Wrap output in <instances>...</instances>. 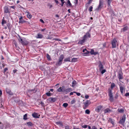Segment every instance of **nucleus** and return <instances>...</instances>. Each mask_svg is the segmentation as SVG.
<instances>
[{
  "label": "nucleus",
  "mask_w": 129,
  "mask_h": 129,
  "mask_svg": "<svg viewBox=\"0 0 129 129\" xmlns=\"http://www.w3.org/2000/svg\"><path fill=\"white\" fill-rule=\"evenodd\" d=\"M76 84V81L75 80L73 81L72 82V87H74V86H75Z\"/></svg>",
  "instance_id": "29"
},
{
  "label": "nucleus",
  "mask_w": 129,
  "mask_h": 129,
  "mask_svg": "<svg viewBox=\"0 0 129 129\" xmlns=\"http://www.w3.org/2000/svg\"><path fill=\"white\" fill-rule=\"evenodd\" d=\"M109 121L110 122L112 123V124L114 125V121L111 118H109Z\"/></svg>",
  "instance_id": "24"
},
{
  "label": "nucleus",
  "mask_w": 129,
  "mask_h": 129,
  "mask_svg": "<svg viewBox=\"0 0 129 129\" xmlns=\"http://www.w3.org/2000/svg\"><path fill=\"white\" fill-rule=\"evenodd\" d=\"M27 124L28 125L30 126H32V123L30 122H28L27 123Z\"/></svg>",
  "instance_id": "40"
},
{
  "label": "nucleus",
  "mask_w": 129,
  "mask_h": 129,
  "mask_svg": "<svg viewBox=\"0 0 129 129\" xmlns=\"http://www.w3.org/2000/svg\"><path fill=\"white\" fill-rule=\"evenodd\" d=\"M90 53L92 55H96L98 53L97 52H95L93 50L91 49L90 51Z\"/></svg>",
  "instance_id": "18"
},
{
  "label": "nucleus",
  "mask_w": 129,
  "mask_h": 129,
  "mask_svg": "<svg viewBox=\"0 0 129 129\" xmlns=\"http://www.w3.org/2000/svg\"><path fill=\"white\" fill-rule=\"evenodd\" d=\"M47 58H48V59H49V60H50V57L49 56V55L48 54H47Z\"/></svg>",
  "instance_id": "46"
},
{
  "label": "nucleus",
  "mask_w": 129,
  "mask_h": 129,
  "mask_svg": "<svg viewBox=\"0 0 129 129\" xmlns=\"http://www.w3.org/2000/svg\"><path fill=\"white\" fill-rule=\"evenodd\" d=\"M91 104V102L89 100H87L85 102L83 103L84 105L83 108L84 109H85Z\"/></svg>",
  "instance_id": "4"
},
{
  "label": "nucleus",
  "mask_w": 129,
  "mask_h": 129,
  "mask_svg": "<svg viewBox=\"0 0 129 129\" xmlns=\"http://www.w3.org/2000/svg\"><path fill=\"white\" fill-rule=\"evenodd\" d=\"M125 120V116L124 115L122 116V119L120 120L119 123L122 124H124Z\"/></svg>",
  "instance_id": "8"
},
{
  "label": "nucleus",
  "mask_w": 129,
  "mask_h": 129,
  "mask_svg": "<svg viewBox=\"0 0 129 129\" xmlns=\"http://www.w3.org/2000/svg\"><path fill=\"white\" fill-rule=\"evenodd\" d=\"M27 115L26 114H25L23 116V119L25 120H26L27 119Z\"/></svg>",
  "instance_id": "38"
},
{
  "label": "nucleus",
  "mask_w": 129,
  "mask_h": 129,
  "mask_svg": "<svg viewBox=\"0 0 129 129\" xmlns=\"http://www.w3.org/2000/svg\"><path fill=\"white\" fill-rule=\"evenodd\" d=\"M120 92L122 94L123 92V87L122 86H120Z\"/></svg>",
  "instance_id": "25"
},
{
  "label": "nucleus",
  "mask_w": 129,
  "mask_h": 129,
  "mask_svg": "<svg viewBox=\"0 0 129 129\" xmlns=\"http://www.w3.org/2000/svg\"><path fill=\"white\" fill-rule=\"evenodd\" d=\"M65 128L66 129H69L70 127L69 125H66L65 126Z\"/></svg>",
  "instance_id": "50"
},
{
  "label": "nucleus",
  "mask_w": 129,
  "mask_h": 129,
  "mask_svg": "<svg viewBox=\"0 0 129 129\" xmlns=\"http://www.w3.org/2000/svg\"><path fill=\"white\" fill-rule=\"evenodd\" d=\"M29 42L26 40H24L21 42V44L23 45H26L28 44Z\"/></svg>",
  "instance_id": "20"
},
{
  "label": "nucleus",
  "mask_w": 129,
  "mask_h": 129,
  "mask_svg": "<svg viewBox=\"0 0 129 129\" xmlns=\"http://www.w3.org/2000/svg\"><path fill=\"white\" fill-rule=\"evenodd\" d=\"M33 116L35 118H39L40 116V115H39L38 113H34L32 114Z\"/></svg>",
  "instance_id": "11"
},
{
  "label": "nucleus",
  "mask_w": 129,
  "mask_h": 129,
  "mask_svg": "<svg viewBox=\"0 0 129 129\" xmlns=\"http://www.w3.org/2000/svg\"><path fill=\"white\" fill-rule=\"evenodd\" d=\"M6 23V22L5 20H3L2 22V25L4 26V24Z\"/></svg>",
  "instance_id": "39"
},
{
  "label": "nucleus",
  "mask_w": 129,
  "mask_h": 129,
  "mask_svg": "<svg viewBox=\"0 0 129 129\" xmlns=\"http://www.w3.org/2000/svg\"><path fill=\"white\" fill-rule=\"evenodd\" d=\"M46 94L48 96H51V93L49 91V92L46 93Z\"/></svg>",
  "instance_id": "43"
},
{
  "label": "nucleus",
  "mask_w": 129,
  "mask_h": 129,
  "mask_svg": "<svg viewBox=\"0 0 129 129\" xmlns=\"http://www.w3.org/2000/svg\"><path fill=\"white\" fill-rule=\"evenodd\" d=\"M72 91V89L71 88H69L66 89H64V92L68 93Z\"/></svg>",
  "instance_id": "15"
},
{
  "label": "nucleus",
  "mask_w": 129,
  "mask_h": 129,
  "mask_svg": "<svg viewBox=\"0 0 129 129\" xmlns=\"http://www.w3.org/2000/svg\"><path fill=\"white\" fill-rule=\"evenodd\" d=\"M48 6L50 8H51L52 7V5L50 4H48Z\"/></svg>",
  "instance_id": "44"
},
{
  "label": "nucleus",
  "mask_w": 129,
  "mask_h": 129,
  "mask_svg": "<svg viewBox=\"0 0 129 129\" xmlns=\"http://www.w3.org/2000/svg\"><path fill=\"white\" fill-rule=\"evenodd\" d=\"M67 7H71L72 6V4L70 3V1L69 0H68L67 1V4H66Z\"/></svg>",
  "instance_id": "19"
},
{
  "label": "nucleus",
  "mask_w": 129,
  "mask_h": 129,
  "mask_svg": "<svg viewBox=\"0 0 129 129\" xmlns=\"http://www.w3.org/2000/svg\"><path fill=\"white\" fill-rule=\"evenodd\" d=\"M33 91L34 90H29L28 91V92H29L31 94L33 93Z\"/></svg>",
  "instance_id": "45"
},
{
  "label": "nucleus",
  "mask_w": 129,
  "mask_h": 129,
  "mask_svg": "<svg viewBox=\"0 0 129 129\" xmlns=\"http://www.w3.org/2000/svg\"><path fill=\"white\" fill-rule=\"evenodd\" d=\"M104 113L106 114L109 113L111 111V110L109 108H107L105 109L104 110Z\"/></svg>",
  "instance_id": "16"
},
{
  "label": "nucleus",
  "mask_w": 129,
  "mask_h": 129,
  "mask_svg": "<svg viewBox=\"0 0 129 129\" xmlns=\"http://www.w3.org/2000/svg\"><path fill=\"white\" fill-rule=\"evenodd\" d=\"M111 43L113 48H115L118 45V42L116 39H114L112 41Z\"/></svg>",
  "instance_id": "2"
},
{
  "label": "nucleus",
  "mask_w": 129,
  "mask_h": 129,
  "mask_svg": "<svg viewBox=\"0 0 129 129\" xmlns=\"http://www.w3.org/2000/svg\"><path fill=\"white\" fill-rule=\"evenodd\" d=\"M128 27L127 26L124 27L121 29V31H124L127 29Z\"/></svg>",
  "instance_id": "22"
},
{
  "label": "nucleus",
  "mask_w": 129,
  "mask_h": 129,
  "mask_svg": "<svg viewBox=\"0 0 129 129\" xmlns=\"http://www.w3.org/2000/svg\"><path fill=\"white\" fill-rule=\"evenodd\" d=\"M53 40H57V41H61V40L59 39H53Z\"/></svg>",
  "instance_id": "55"
},
{
  "label": "nucleus",
  "mask_w": 129,
  "mask_h": 129,
  "mask_svg": "<svg viewBox=\"0 0 129 129\" xmlns=\"http://www.w3.org/2000/svg\"><path fill=\"white\" fill-rule=\"evenodd\" d=\"M99 70L101 74H103L106 72V70L105 69H103V66L101 62H99Z\"/></svg>",
  "instance_id": "1"
},
{
  "label": "nucleus",
  "mask_w": 129,
  "mask_h": 129,
  "mask_svg": "<svg viewBox=\"0 0 129 129\" xmlns=\"http://www.w3.org/2000/svg\"><path fill=\"white\" fill-rule=\"evenodd\" d=\"M74 93H76V94L78 96H80L81 94L79 92H74Z\"/></svg>",
  "instance_id": "48"
},
{
  "label": "nucleus",
  "mask_w": 129,
  "mask_h": 129,
  "mask_svg": "<svg viewBox=\"0 0 129 129\" xmlns=\"http://www.w3.org/2000/svg\"><path fill=\"white\" fill-rule=\"evenodd\" d=\"M56 100V99L54 98H50L47 100L48 103H53L55 102Z\"/></svg>",
  "instance_id": "6"
},
{
  "label": "nucleus",
  "mask_w": 129,
  "mask_h": 129,
  "mask_svg": "<svg viewBox=\"0 0 129 129\" xmlns=\"http://www.w3.org/2000/svg\"><path fill=\"white\" fill-rule=\"evenodd\" d=\"M23 19V17H22V16L20 17L19 18V20L22 19Z\"/></svg>",
  "instance_id": "61"
},
{
  "label": "nucleus",
  "mask_w": 129,
  "mask_h": 129,
  "mask_svg": "<svg viewBox=\"0 0 129 129\" xmlns=\"http://www.w3.org/2000/svg\"><path fill=\"white\" fill-rule=\"evenodd\" d=\"M8 69L7 68H5L4 70V72H5Z\"/></svg>",
  "instance_id": "60"
},
{
  "label": "nucleus",
  "mask_w": 129,
  "mask_h": 129,
  "mask_svg": "<svg viewBox=\"0 0 129 129\" xmlns=\"http://www.w3.org/2000/svg\"><path fill=\"white\" fill-rule=\"evenodd\" d=\"M87 126V125H84L82 126V127L83 128H86Z\"/></svg>",
  "instance_id": "47"
},
{
  "label": "nucleus",
  "mask_w": 129,
  "mask_h": 129,
  "mask_svg": "<svg viewBox=\"0 0 129 129\" xmlns=\"http://www.w3.org/2000/svg\"><path fill=\"white\" fill-rule=\"evenodd\" d=\"M63 58L64 57L63 55H62L60 56L58 62V64H59L60 65L61 64L62 61L63 60Z\"/></svg>",
  "instance_id": "10"
},
{
  "label": "nucleus",
  "mask_w": 129,
  "mask_h": 129,
  "mask_svg": "<svg viewBox=\"0 0 129 129\" xmlns=\"http://www.w3.org/2000/svg\"><path fill=\"white\" fill-rule=\"evenodd\" d=\"M56 123L57 124H60L61 125H62L61 122H56Z\"/></svg>",
  "instance_id": "49"
},
{
  "label": "nucleus",
  "mask_w": 129,
  "mask_h": 129,
  "mask_svg": "<svg viewBox=\"0 0 129 129\" xmlns=\"http://www.w3.org/2000/svg\"><path fill=\"white\" fill-rule=\"evenodd\" d=\"M108 5L110 6L112 0H106Z\"/></svg>",
  "instance_id": "27"
},
{
  "label": "nucleus",
  "mask_w": 129,
  "mask_h": 129,
  "mask_svg": "<svg viewBox=\"0 0 129 129\" xmlns=\"http://www.w3.org/2000/svg\"><path fill=\"white\" fill-rule=\"evenodd\" d=\"M43 37V35L40 34H38L37 36H36V37L37 39H41Z\"/></svg>",
  "instance_id": "17"
},
{
  "label": "nucleus",
  "mask_w": 129,
  "mask_h": 129,
  "mask_svg": "<svg viewBox=\"0 0 129 129\" xmlns=\"http://www.w3.org/2000/svg\"><path fill=\"white\" fill-rule=\"evenodd\" d=\"M103 7V3L102 1L100 0L99 4L98 6L96 9V10L98 11L99 10H101Z\"/></svg>",
  "instance_id": "5"
},
{
  "label": "nucleus",
  "mask_w": 129,
  "mask_h": 129,
  "mask_svg": "<svg viewBox=\"0 0 129 129\" xmlns=\"http://www.w3.org/2000/svg\"><path fill=\"white\" fill-rule=\"evenodd\" d=\"M78 59L77 58H73L72 59V61L73 62H76L77 61Z\"/></svg>",
  "instance_id": "26"
},
{
  "label": "nucleus",
  "mask_w": 129,
  "mask_h": 129,
  "mask_svg": "<svg viewBox=\"0 0 129 129\" xmlns=\"http://www.w3.org/2000/svg\"><path fill=\"white\" fill-rule=\"evenodd\" d=\"M123 73L121 72H119L118 74V77L119 80L120 81V80L122 79L123 78Z\"/></svg>",
  "instance_id": "7"
},
{
  "label": "nucleus",
  "mask_w": 129,
  "mask_h": 129,
  "mask_svg": "<svg viewBox=\"0 0 129 129\" xmlns=\"http://www.w3.org/2000/svg\"><path fill=\"white\" fill-rule=\"evenodd\" d=\"M125 95L126 96H128L129 97V92L126 93L125 94Z\"/></svg>",
  "instance_id": "51"
},
{
  "label": "nucleus",
  "mask_w": 129,
  "mask_h": 129,
  "mask_svg": "<svg viewBox=\"0 0 129 129\" xmlns=\"http://www.w3.org/2000/svg\"><path fill=\"white\" fill-rule=\"evenodd\" d=\"M25 22V21L23 19L20 20H19V23H23Z\"/></svg>",
  "instance_id": "33"
},
{
  "label": "nucleus",
  "mask_w": 129,
  "mask_h": 129,
  "mask_svg": "<svg viewBox=\"0 0 129 129\" xmlns=\"http://www.w3.org/2000/svg\"><path fill=\"white\" fill-rule=\"evenodd\" d=\"M70 57L64 59V61H70Z\"/></svg>",
  "instance_id": "28"
},
{
  "label": "nucleus",
  "mask_w": 129,
  "mask_h": 129,
  "mask_svg": "<svg viewBox=\"0 0 129 129\" xmlns=\"http://www.w3.org/2000/svg\"><path fill=\"white\" fill-rule=\"evenodd\" d=\"M68 104L67 103H64L63 104V106L66 108L68 106Z\"/></svg>",
  "instance_id": "36"
},
{
  "label": "nucleus",
  "mask_w": 129,
  "mask_h": 129,
  "mask_svg": "<svg viewBox=\"0 0 129 129\" xmlns=\"http://www.w3.org/2000/svg\"><path fill=\"white\" fill-rule=\"evenodd\" d=\"M55 3L57 4H58L59 3L58 1L57 0H55Z\"/></svg>",
  "instance_id": "62"
},
{
  "label": "nucleus",
  "mask_w": 129,
  "mask_h": 129,
  "mask_svg": "<svg viewBox=\"0 0 129 129\" xmlns=\"http://www.w3.org/2000/svg\"><path fill=\"white\" fill-rule=\"evenodd\" d=\"M17 71V70H13V72H14V73H16V72Z\"/></svg>",
  "instance_id": "64"
},
{
  "label": "nucleus",
  "mask_w": 129,
  "mask_h": 129,
  "mask_svg": "<svg viewBox=\"0 0 129 129\" xmlns=\"http://www.w3.org/2000/svg\"><path fill=\"white\" fill-rule=\"evenodd\" d=\"M84 35L86 36V37L87 38H90V35L89 33L88 32H87L86 33V34Z\"/></svg>",
  "instance_id": "23"
},
{
  "label": "nucleus",
  "mask_w": 129,
  "mask_h": 129,
  "mask_svg": "<svg viewBox=\"0 0 129 129\" xmlns=\"http://www.w3.org/2000/svg\"><path fill=\"white\" fill-rule=\"evenodd\" d=\"M19 41L20 42H21H21H22L23 41L22 39L21 38H20V40H19Z\"/></svg>",
  "instance_id": "57"
},
{
  "label": "nucleus",
  "mask_w": 129,
  "mask_h": 129,
  "mask_svg": "<svg viewBox=\"0 0 129 129\" xmlns=\"http://www.w3.org/2000/svg\"><path fill=\"white\" fill-rule=\"evenodd\" d=\"M6 91L7 93L9 94H11V93L10 92V91L9 89H6Z\"/></svg>",
  "instance_id": "35"
},
{
  "label": "nucleus",
  "mask_w": 129,
  "mask_h": 129,
  "mask_svg": "<svg viewBox=\"0 0 129 129\" xmlns=\"http://www.w3.org/2000/svg\"><path fill=\"white\" fill-rule=\"evenodd\" d=\"M102 108V107L101 106H99L95 109V111L97 112H99L101 110Z\"/></svg>",
  "instance_id": "13"
},
{
  "label": "nucleus",
  "mask_w": 129,
  "mask_h": 129,
  "mask_svg": "<svg viewBox=\"0 0 129 129\" xmlns=\"http://www.w3.org/2000/svg\"><path fill=\"white\" fill-rule=\"evenodd\" d=\"M74 92H75L74 91V92H71L70 93V95H73V93H74Z\"/></svg>",
  "instance_id": "58"
},
{
  "label": "nucleus",
  "mask_w": 129,
  "mask_h": 129,
  "mask_svg": "<svg viewBox=\"0 0 129 129\" xmlns=\"http://www.w3.org/2000/svg\"><path fill=\"white\" fill-rule=\"evenodd\" d=\"M10 8H13L14 9H15V6H10Z\"/></svg>",
  "instance_id": "63"
},
{
  "label": "nucleus",
  "mask_w": 129,
  "mask_h": 129,
  "mask_svg": "<svg viewBox=\"0 0 129 129\" xmlns=\"http://www.w3.org/2000/svg\"><path fill=\"white\" fill-rule=\"evenodd\" d=\"M93 1V0H89L88 2V4H90L92 2V1Z\"/></svg>",
  "instance_id": "56"
},
{
  "label": "nucleus",
  "mask_w": 129,
  "mask_h": 129,
  "mask_svg": "<svg viewBox=\"0 0 129 129\" xmlns=\"http://www.w3.org/2000/svg\"><path fill=\"white\" fill-rule=\"evenodd\" d=\"M4 11L5 13H10V11H9L8 7L7 6H5L4 8Z\"/></svg>",
  "instance_id": "14"
},
{
  "label": "nucleus",
  "mask_w": 129,
  "mask_h": 129,
  "mask_svg": "<svg viewBox=\"0 0 129 129\" xmlns=\"http://www.w3.org/2000/svg\"><path fill=\"white\" fill-rule=\"evenodd\" d=\"M90 113V111L88 109H87L85 111V113L86 114H89Z\"/></svg>",
  "instance_id": "32"
},
{
  "label": "nucleus",
  "mask_w": 129,
  "mask_h": 129,
  "mask_svg": "<svg viewBox=\"0 0 129 129\" xmlns=\"http://www.w3.org/2000/svg\"><path fill=\"white\" fill-rule=\"evenodd\" d=\"M25 13L26 14L28 18L30 19L32 17V15L28 11H26L25 12Z\"/></svg>",
  "instance_id": "9"
},
{
  "label": "nucleus",
  "mask_w": 129,
  "mask_h": 129,
  "mask_svg": "<svg viewBox=\"0 0 129 129\" xmlns=\"http://www.w3.org/2000/svg\"><path fill=\"white\" fill-rule=\"evenodd\" d=\"M83 52L85 54H87L89 53V52L86 49H85L83 50Z\"/></svg>",
  "instance_id": "21"
},
{
  "label": "nucleus",
  "mask_w": 129,
  "mask_h": 129,
  "mask_svg": "<svg viewBox=\"0 0 129 129\" xmlns=\"http://www.w3.org/2000/svg\"><path fill=\"white\" fill-rule=\"evenodd\" d=\"M89 96L88 95H86L85 96V98L86 99H88L89 98Z\"/></svg>",
  "instance_id": "53"
},
{
  "label": "nucleus",
  "mask_w": 129,
  "mask_h": 129,
  "mask_svg": "<svg viewBox=\"0 0 129 129\" xmlns=\"http://www.w3.org/2000/svg\"><path fill=\"white\" fill-rule=\"evenodd\" d=\"M93 9V7L92 6H91L89 8V11L90 12H91L92 11V9Z\"/></svg>",
  "instance_id": "42"
},
{
  "label": "nucleus",
  "mask_w": 129,
  "mask_h": 129,
  "mask_svg": "<svg viewBox=\"0 0 129 129\" xmlns=\"http://www.w3.org/2000/svg\"><path fill=\"white\" fill-rule=\"evenodd\" d=\"M46 29L45 28H44V29H41V31H44Z\"/></svg>",
  "instance_id": "59"
},
{
  "label": "nucleus",
  "mask_w": 129,
  "mask_h": 129,
  "mask_svg": "<svg viewBox=\"0 0 129 129\" xmlns=\"http://www.w3.org/2000/svg\"><path fill=\"white\" fill-rule=\"evenodd\" d=\"M87 38V37H86V35H84V36L82 38V40H83L84 41H85V40Z\"/></svg>",
  "instance_id": "37"
},
{
  "label": "nucleus",
  "mask_w": 129,
  "mask_h": 129,
  "mask_svg": "<svg viewBox=\"0 0 129 129\" xmlns=\"http://www.w3.org/2000/svg\"><path fill=\"white\" fill-rule=\"evenodd\" d=\"M115 85L114 83H112L111 84V87L112 89V90L113 88L115 86Z\"/></svg>",
  "instance_id": "34"
},
{
  "label": "nucleus",
  "mask_w": 129,
  "mask_h": 129,
  "mask_svg": "<svg viewBox=\"0 0 129 129\" xmlns=\"http://www.w3.org/2000/svg\"><path fill=\"white\" fill-rule=\"evenodd\" d=\"M91 129H97V128L95 126H92Z\"/></svg>",
  "instance_id": "52"
},
{
  "label": "nucleus",
  "mask_w": 129,
  "mask_h": 129,
  "mask_svg": "<svg viewBox=\"0 0 129 129\" xmlns=\"http://www.w3.org/2000/svg\"><path fill=\"white\" fill-rule=\"evenodd\" d=\"M108 93L109 100L110 101H113V97L112 93V90L110 89H108Z\"/></svg>",
  "instance_id": "3"
},
{
  "label": "nucleus",
  "mask_w": 129,
  "mask_h": 129,
  "mask_svg": "<svg viewBox=\"0 0 129 129\" xmlns=\"http://www.w3.org/2000/svg\"><path fill=\"white\" fill-rule=\"evenodd\" d=\"M118 112L120 113H122L124 111V109H118Z\"/></svg>",
  "instance_id": "31"
},
{
  "label": "nucleus",
  "mask_w": 129,
  "mask_h": 129,
  "mask_svg": "<svg viewBox=\"0 0 129 129\" xmlns=\"http://www.w3.org/2000/svg\"><path fill=\"white\" fill-rule=\"evenodd\" d=\"M84 42L85 41L82 39L81 40L79 41L78 43L79 44L82 45Z\"/></svg>",
  "instance_id": "30"
},
{
  "label": "nucleus",
  "mask_w": 129,
  "mask_h": 129,
  "mask_svg": "<svg viewBox=\"0 0 129 129\" xmlns=\"http://www.w3.org/2000/svg\"><path fill=\"white\" fill-rule=\"evenodd\" d=\"M64 86H62L58 88L57 91L59 92H64Z\"/></svg>",
  "instance_id": "12"
},
{
  "label": "nucleus",
  "mask_w": 129,
  "mask_h": 129,
  "mask_svg": "<svg viewBox=\"0 0 129 129\" xmlns=\"http://www.w3.org/2000/svg\"><path fill=\"white\" fill-rule=\"evenodd\" d=\"M75 102V100L73 99L71 101V104H73Z\"/></svg>",
  "instance_id": "41"
},
{
  "label": "nucleus",
  "mask_w": 129,
  "mask_h": 129,
  "mask_svg": "<svg viewBox=\"0 0 129 129\" xmlns=\"http://www.w3.org/2000/svg\"><path fill=\"white\" fill-rule=\"evenodd\" d=\"M40 22H41L42 23H44V21L42 19H40Z\"/></svg>",
  "instance_id": "54"
}]
</instances>
